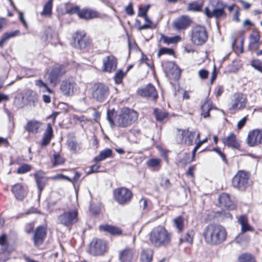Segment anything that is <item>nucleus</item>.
Instances as JSON below:
<instances>
[{
    "label": "nucleus",
    "mask_w": 262,
    "mask_h": 262,
    "mask_svg": "<svg viewBox=\"0 0 262 262\" xmlns=\"http://www.w3.org/2000/svg\"><path fill=\"white\" fill-rule=\"evenodd\" d=\"M153 256V251L150 249L142 250L141 256V262H151Z\"/></svg>",
    "instance_id": "obj_33"
},
{
    "label": "nucleus",
    "mask_w": 262,
    "mask_h": 262,
    "mask_svg": "<svg viewBox=\"0 0 262 262\" xmlns=\"http://www.w3.org/2000/svg\"><path fill=\"white\" fill-rule=\"evenodd\" d=\"M161 162L159 158H151L146 161V165L148 167L156 168L160 167Z\"/></svg>",
    "instance_id": "obj_46"
},
{
    "label": "nucleus",
    "mask_w": 262,
    "mask_h": 262,
    "mask_svg": "<svg viewBox=\"0 0 262 262\" xmlns=\"http://www.w3.org/2000/svg\"><path fill=\"white\" fill-rule=\"evenodd\" d=\"M198 74L200 78L205 79L208 77L209 72L206 70L202 69L199 71Z\"/></svg>",
    "instance_id": "obj_60"
},
{
    "label": "nucleus",
    "mask_w": 262,
    "mask_h": 262,
    "mask_svg": "<svg viewBox=\"0 0 262 262\" xmlns=\"http://www.w3.org/2000/svg\"><path fill=\"white\" fill-rule=\"evenodd\" d=\"M135 254L134 248L127 247L119 252V259L120 262H132Z\"/></svg>",
    "instance_id": "obj_18"
},
{
    "label": "nucleus",
    "mask_w": 262,
    "mask_h": 262,
    "mask_svg": "<svg viewBox=\"0 0 262 262\" xmlns=\"http://www.w3.org/2000/svg\"><path fill=\"white\" fill-rule=\"evenodd\" d=\"M67 70L65 67L62 65H56L52 69L48 76V80L50 83L55 86L59 82L60 77L64 75Z\"/></svg>",
    "instance_id": "obj_11"
},
{
    "label": "nucleus",
    "mask_w": 262,
    "mask_h": 262,
    "mask_svg": "<svg viewBox=\"0 0 262 262\" xmlns=\"http://www.w3.org/2000/svg\"><path fill=\"white\" fill-rule=\"evenodd\" d=\"M34 177L40 194L45 186L47 180L44 177L43 172L41 170L36 171L34 173Z\"/></svg>",
    "instance_id": "obj_28"
},
{
    "label": "nucleus",
    "mask_w": 262,
    "mask_h": 262,
    "mask_svg": "<svg viewBox=\"0 0 262 262\" xmlns=\"http://www.w3.org/2000/svg\"><path fill=\"white\" fill-rule=\"evenodd\" d=\"M76 39L78 47L80 49H84L90 45V38L84 31L77 33Z\"/></svg>",
    "instance_id": "obj_24"
},
{
    "label": "nucleus",
    "mask_w": 262,
    "mask_h": 262,
    "mask_svg": "<svg viewBox=\"0 0 262 262\" xmlns=\"http://www.w3.org/2000/svg\"><path fill=\"white\" fill-rule=\"evenodd\" d=\"M224 144L228 147L238 149L239 148V144L237 141L236 136L233 133L223 139Z\"/></svg>",
    "instance_id": "obj_29"
},
{
    "label": "nucleus",
    "mask_w": 262,
    "mask_h": 262,
    "mask_svg": "<svg viewBox=\"0 0 262 262\" xmlns=\"http://www.w3.org/2000/svg\"><path fill=\"white\" fill-rule=\"evenodd\" d=\"M47 231L42 226L38 227L35 231L33 236L34 243L35 246H38L42 244L46 236Z\"/></svg>",
    "instance_id": "obj_22"
},
{
    "label": "nucleus",
    "mask_w": 262,
    "mask_h": 262,
    "mask_svg": "<svg viewBox=\"0 0 262 262\" xmlns=\"http://www.w3.org/2000/svg\"><path fill=\"white\" fill-rule=\"evenodd\" d=\"M22 99L24 104L35 106L38 101V96L35 92L28 90L25 91Z\"/></svg>",
    "instance_id": "obj_19"
},
{
    "label": "nucleus",
    "mask_w": 262,
    "mask_h": 262,
    "mask_svg": "<svg viewBox=\"0 0 262 262\" xmlns=\"http://www.w3.org/2000/svg\"><path fill=\"white\" fill-rule=\"evenodd\" d=\"M31 169V166L28 164H24L17 169V173L18 174H23L26 173Z\"/></svg>",
    "instance_id": "obj_50"
},
{
    "label": "nucleus",
    "mask_w": 262,
    "mask_h": 262,
    "mask_svg": "<svg viewBox=\"0 0 262 262\" xmlns=\"http://www.w3.org/2000/svg\"><path fill=\"white\" fill-rule=\"evenodd\" d=\"M154 115L157 120L159 121H162L168 117V113L158 108L154 110Z\"/></svg>",
    "instance_id": "obj_42"
},
{
    "label": "nucleus",
    "mask_w": 262,
    "mask_h": 262,
    "mask_svg": "<svg viewBox=\"0 0 262 262\" xmlns=\"http://www.w3.org/2000/svg\"><path fill=\"white\" fill-rule=\"evenodd\" d=\"M11 191L15 195V198L20 201L23 200L26 194L25 189L20 183H17L12 186Z\"/></svg>",
    "instance_id": "obj_27"
},
{
    "label": "nucleus",
    "mask_w": 262,
    "mask_h": 262,
    "mask_svg": "<svg viewBox=\"0 0 262 262\" xmlns=\"http://www.w3.org/2000/svg\"><path fill=\"white\" fill-rule=\"evenodd\" d=\"M191 23V20L189 16L182 15L173 21V27L176 30H184L190 26Z\"/></svg>",
    "instance_id": "obj_15"
},
{
    "label": "nucleus",
    "mask_w": 262,
    "mask_h": 262,
    "mask_svg": "<svg viewBox=\"0 0 262 262\" xmlns=\"http://www.w3.org/2000/svg\"><path fill=\"white\" fill-rule=\"evenodd\" d=\"M250 43H259L260 36L257 33H255L250 35Z\"/></svg>",
    "instance_id": "obj_59"
},
{
    "label": "nucleus",
    "mask_w": 262,
    "mask_h": 262,
    "mask_svg": "<svg viewBox=\"0 0 262 262\" xmlns=\"http://www.w3.org/2000/svg\"><path fill=\"white\" fill-rule=\"evenodd\" d=\"M125 11L126 13L129 15H133L134 14V11L132 3H130L127 6L125 7Z\"/></svg>",
    "instance_id": "obj_61"
},
{
    "label": "nucleus",
    "mask_w": 262,
    "mask_h": 262,
    "mask_svg": "<svg viewBox=\"0 0 262 262\" xmlns=\"http://www.w3.org/2000/svg\"><path fill=\"white\" fill-rule=\"evenodd\" d=\"M124 75L125 73H123L122 71H117L114 77L116 83H120L121 82Z\"/></svg>",
    "instance_id": "obj_56"
},
{
    "label": "nucleus",
    "mask_w": 262,
    "mask_h": 262,
    "mask_svg": "<svg viewBox=\"0 0 262 262\" xmlns=\"http://www.w3.org/2000/svg\"><path fill=\"white\" fill-rule=\"evenodd\" d=\"M91 90L92 98L99 102L104 101L110 93L108 87L101 83H95Z\"/></svg>",
    "instance_id": "obj_5"
},
{
    "label": "nucleus",
    "mask_w": 262,
    "mask_h": 262,
    "mask_svg": "<svg viewBox=\"0 0 262 262\" xmlns=\"http://www.w3.org/2000/svg\"><path fill=\"white\" fill-rule=\"evenodd\" d=\"M237 219L238 222L241 226L240 233H244L248 231L253 232L254 231L253 227L249 224L248 217L246 215L237 216Z\"/></svg>",
    "instance_id": "obj_23"
},
{
    "label": "nucleus",
    "mask_w": 262,
    "mask_h": 262,
    "mask_svg": "<svg viewBox=\"0 0 262 262\" xmlns=\"http://www.w3.org/2000/svg\"><path fill=\"white\" fill-rule=\"evenodd\" d=\"M138 93L145 97H148L155 100L158 98V93L154 86L151 84H148L144 88L139 89Z\"/></svg>",
    "instance_id": "obj_16"
},
{
    "label": "nucleus",
    "mask_w": 262,
    "mask_h": 262,
    "mask_svg": "<svg viewBox=\"0 0 262 262\" xmlns=\"http://www.w3.org/2000/svg\"><path fill=\"white\" fill-rule=\"evenodd\" d=\"M78 212L76 210H72L63 212L58 216L57 221L67 227H71L77 222Z\"/></svg>",
    "instance_id": "obj_9"
},
{
    "label": "nucleus",
    "mask_w": 262,
    "mask_h": 262,
    "mask_svg": "<svg viewBox=\"0 0 262 262\" xmlns=\"http://www.w3.org/2000/svg\"><path fill=\"white\" fill-rule=\"evenodd\" d=\"M237 260L239 262H255L254 257L250 253H242L238 256Z\"/></svg>",
    "instance_id": "obj_39"
},
{
    "label": "nucleus",
    "mask_w": 262,
    "mask_h": 262,
    "mask_svg": "<svg viewBox=\"0 0 262 262\" xmlns=\"http://www.w3.org/2000/svg\"><path fill=\"white\" fill-rule=\"evenodd\" d=\"M208 139L207 138H206L204 139L203 140L200 141L198 142L196 145L195 146L194 148L193 149L192 152V158L191 159H188L186 160V163H190L191 161H192L194 158L195 152L198 149V148L204 143L207 141Z\"/></svg>",
    "instance_id": "obj_47"
},
{
    "label": "nucleus",
    "mask_w": 262,
    "mask_h": 262,
    "mask_svg": "<svg viewBox=\"0 0 262 262\" xmlns=\"http://www.w3.org/2000/svg\"><path fill=\"white\" fill-rule=\"evenodd\" d=\"M171 234L162 226L154 228L150 233L149 240L155 247H159L169 244Z\"/></svg>",
    "instance_id": "obj_3"
},
{
    "label": "nucleus",
    "mask_w": 262,
    "mask_h": 262,
    "mask_svg": "<svg viewBox=\"0 0 262 262\" xmlns=\"http://www.w3.org/2000/svg\"><path fill=\"white\" fill-rule=\"evenodd\" d=\"M260 43H250L249 45V49L252 51H256L258 48Z\"/></svg>",
    "instance_id": "obj_63"
},
{
    "label": "nucleus",
    "mask_w": 262,
    "mask_h": 262,
    "mask_svg": "<svg viewBox=\"0 0 262 262\" xmlns=\"http://www.w3.org/2000/svg\"><path fill=\"white\" fill-rule=\"evenodd\" d=\"M247 102L245 95L240 93H234L231 98L229 110L234 112L242 110L245 108Z\"/></svg>",
    "instance_id": "obj_7"
},
{
    "label": "nucleus",
    "mask_w": 262,
    "mask_h": 262,
    "mask_svg": "<svg viewBox=\"0 0 262 262\" xmlns=\"http://www.w3.org/2000/svg\"><path fill=\"white\" fill-rule=\"evenodd\" d=\"M19 30L7 32L3 34L0 40V47H3L4 43L11 38L18 36L19 34Z\"/></svg>",
    "instance_id": "obj_34"
},
{
    "label": "nucleus",
    "mask_w": 262,
    "mask_h": 262,
    "mask_svg": "<svg viewBox=\"0 0 262 262\" xmlns=\"http://www.w3.org/2000/svg\"><path fill=\"white\" fill-rule=\"evenodd\" d=\"M139 203H140V206L141 208H142L143 209H144L146 208L147 206V200L145 199H141L140 200V202H139Z\"/></svg>",
    "instance_id": "obj_64"
},
{
    "label": "nucleus",
    "mask_w": 262,
    "mask_h": 262,
    "mask_svg": "<svg viewBox=\"0 0 262 262\" xmlns=\"http://www.w3.org/2000/svg\"><path fill=\"white\" fill-rule=\"evenodd\" d=\"M64 162V160L58 154H54L53 156V165L54 166L62 164Z\"/></svg>",
    "instance_id": "obj_51"
},
{
    "label": "nucleus",
    "mask_w": 262,
    "mask_h": 262,
    "mask_svg": "<svg viewBox=\"0 0 262 262\" xmlns=\"http://www.w3.org/2000/svg\"><path fill=\"white\" fill-rule=\"evenodd\" d=\"M203 7V3L198 1H194L190 3L188 6L187 10L193 12L199 11L201 10Z\"/></svg>",
    "instance_id": "obj_43"
},
{
    "label": "nucleus",
    "mask_w": 262,
    "mask_h": 262,
    "mask_svg": "<svg viewBox=\"0 0 262 262\" xmlns=\"http://www.w3.org/2000/svg\"><path fill=\"white\" fill-rule=\"evenodd\" d=\"M114 199L117 202L122 205L128 204L133 197L132 191L124 187H119L114 191Z\"/></svg>",
    "instance_id": "obj_8"
},
{
    "label": "nucleus",
    "mask_w": 262,
    "mask_h": 262,
    "mask_svg": "<svg viewBox=\"0 0 262 262\" xmlns=\"http://www.w3.org/2000/svg\"><path fill=\"white\" fill-rule=\"evenodd\" d=\"M100 165L98 164H94L92 165L89 171L88 172V174L92 173L93 172H97L98 170V169L100 168Z\"/></svg>",
    "instance_id": "obj_62"
},
{
    "label": "nucleus",
    "mask_w": 262,
    "mask_h": 262,
    "mask_svg": "<svg viewBox=\"0 0 262 262\" xmlns=\"http://www.w3.org/2000/svg\"><path fill=\"white\" fill-rule=\"evenodd\" d=\"M0 245L5 249L7 248L8 243L7 241V236L5 234L0 236Z\"/></svg>",
    "instance_id": "obj_58"
},
{
    "label": "nucleus",
    "mask_w": 262,
    "mask_h": 262,
    "mask_svg": "<svg viewBox=\"0 0 262 262\" xmlns=\"http://www.w3.org/2000/svg\"><path fill=\"white\" fill-rule=\"evenodd\" d=\"M53 136V129L50 123H48L47 125V127L46 129L43 134V138L46 139H50L51 140L52 137Z\"/></svg>",
    "instance_id": "obj_52"
},
{
    "label": "nucleus",
    "mask_w": 262,
    "mask_h": 262,
    "mask_svg": "<svg viewBox=\"0 0 262 262\" xmlns=\"http://www.w3.org/2000/svg\"><path fill=\"white\" fill-rule=\"evenodd\" d=\"M52 1H48V2L44 5L42 11L41 12V15L46 16H49L52 13Z\"/></svg>",
    "instance_id": "obj_45"
},
{
    "label": "nucleus",
    "mask_w": 262,
    "mask_h": 262,
    "mask_svg": "<svg viewBox=\"0 0 262 262\" xmlns=\"http://www.w3.org/2000/svg\"><path fill=\"white\" fill-rule=\"evenodd\" d=\"M167 75L169 78L178 80L180 76V71L178 67L173 64L171 69L169 71L166 72Z\"/></svg>",
    "instance_id": "obj_40"
},
{
    "label": "nucleus",
    "mask_w": 262,
    "mask_h": 262,
    "mask_svg": "<svg viewBox=\"0 0 262 262\" xmlns=\"http://www.w3.org/2000/svg\"><path fill=\"white\" fill-rule=\"evenodd\" d=\"M173 223L178 232H182L184 228L185 219L179 216L173 220Z\"/></svg>",
    "instance_id": "obj_38"
},
{
    "label": "nucleus",
    "mask_w": 262,
    "mask_h": 262,
    "mask_svg": "<svg viewBox=\"0 0 262 262\" xmlns=\"http://www.w3.org/2000/svg\"><path fill=\"white\" fill-rule=\"evenodd\" d=\"M250 174L245 171L239 170L233 178V186L238 189L244 190L248 186Z\"/></svg>",
    "instance_id": "obj_10"
},
{
    "label": "nucleus",
    "mask_w": 262,
    "mask_h": 262,
    "mask_svg": "<svg viewBox=\"0 0 262 262\" xmlns=\"http://www.w3.org/2000/svg\"><path fill=\"white\" fill-rule=\"evenodd\" d=\"M212 108L211 102L207 100L202 105V115L204 118H207L209 116V112Z\"/></svg>",
    "instance_id": "obj_36"
},
{
    "label": "nucleus",
    "mask_w": 262,
    "mask_h": 262,
    "mask_svg": "<svg viewBox=\"0 0 262 262\" xmlns=\"http://www.w3.org/2000/svg\"><path fill=\"white\" fill-rule=\"evenodd\" d=\"M138 113L133 110L123 108L117 114L114 109L107 112V120L112 128L115 125L120 127H126L130 125L138 119Z\"/></svg>",
    "instance_id": "obj_1"
},
{
    "label": "nucleus",
    "mask_w": 262,
    "mask_h": 262,
    "mask_svg": "<svg viewBox=\"0 0 262 262\" xmlns=\"http://www.w3.org/2000/svg\"><path fill=\"white\" fill-rule=\"evenodd\" d=\"M251 65L254 69L262 72V63L259 60H253Z\"/></svg>",
    "instance_id": "obj_55"
},
{
    "label": "nucleus",
    "mask_w": 262,
    "mask_h": 262,
    "mask_svg": "<svg viewBox=\"0 0 262 262\" xmlns=\"http://www.w3.org/2000/svg\"><path fill=\"white\" fill-rule=\"evenodd\" d=\"M150 7L149 5H147L144 6L143 7H140L139 9V11L138 13V15L140 17L145 16L146 15V13Z\"/></svg>",
    "instance_id": "obj_54"
},
{
    "label": "nucleus",
    "mask_w": 262,
    "mask_h": 262,
    "mask_svg": "<svg viewBox=\"0 0 262 262\" xmlns=\"http://www.w3.org/2000/svg\"><path fill=\"white\" fill-rule=\"evenodd\" d=\"M40 125V123L38 121L30 120L27 122L25 126V128L30 133L36 134L38 133Z\"/></svg>",
    "instance_id": "obj_31"
},
{
    "label": "nucleus",
    "mask_w": 262,
    "mask_h": 262,
    "mask_svg": "<svg viewBox=\"0 0 262 262\" xmlns=\"http://www.w3.org/2000/svg\"><path fill=\"white\" fill-rule=\"evenodd\" d=\"M35 84L37 86L42 92H48L52 93V90L48 88L47 85L41 80H37L35 81Z\"/></svg>",
    "instance_id": "obj_49"
},
{
    "label": "nucleus",
    "mask_w": 262,
    "mask_h": 262,
    "mask_svg": "<svg viewBox=\"0 0 262 262\" xmlns=\"http://www.w3.org/2000/svg\"><path fill=\"white\" fill-rule=\"evenodd\" d=\"M78 16L82 19L88 20L99 17V13L94 10L84 9L78 12Z\"/></svg>",
    "instance_id": "obj_25"
},
{
    "label": "nucleus",
    "mask_w": 262,
    "mask_h": 262,
    "mask_svg": "<svg viewBox=\"0 0 262 262\" xmlns=\"http://www.w3.org/2000/svg\"><path fill=\"white\" fill-rule=\"evenodd\" d=\"M160 185L164 189H168L170 186L169 179L166 178H162Z\"/></svg>",
    "instance_id": "obj_57"
},
{
    "label": "nucleus",
    "mask_w": 262,
    "mask_h": 262,
    "mask_svg": "<svg viewBox=\"0 0 262 262\" xmlns=\"http://www.w3.org/2000/svg\"><path fill=\"white\" fill-rule=\"evenodd\" d=\"M180 37L179 36H176L174 37H168L163 35L161 36V39L163 40V41L166 43L170 44V43H174L177 42L179 40H180Z\"/></svg>",
    "instance_id": "obj_48"
},
{
    "label": "nucleus",
    "mask_w": 262,
    "mask_h": 262,
    "mask_svg": "<svg viewBox=\"0 0 262 262\" xmlns=\"http://www.w3.org/2000/svg\"><path fill=\"white\" fill-rule=\"evenodd\" d=\"M194 234L193 230H189L187 232L186 235L181 238V241L182 242H186L191 244L193 242Z\"/></svg>",
    "instance_id": "obj_44"
},
{
    "label": "nucleus",
    "mask_w": 262,
    "mask_h": 262,
    "mask_svg": "<svg viewBox=\"0 0 262 262\" xmlns=\"http://www.w3.org/2000/svg\"><path fill=\"white\" fill-rule=\"evenodd\" d=\"M75 87V83L69 80L62 81L60 90L62 93L66 96H69L73 95L74 90Z\"/></svg>",
    "instance_id": "obj_21"
},
{
    "label": "nucleus",
    "mask_w": 262,
    "mask_h": 262,
    "mask_svg": "<svg viewBox=\"0 0 262 262\" xmlns=\"http://www.w3.org/2000/svg\"><path fill=\"white\" fill-rule=\"evenodd\" d=\"M247 143L249 146H255L262 143V130L256 129L250 132L247 138Z\"/></svg>",
    "instance_id": "obj_14"
},
{
    "label": "nucleus",
    "mask_w": 262,
    "mask_h": 262,
    "mask_svg": "<svg viewBox=\"0 0 262 262\" xmlns=\"http://www.w3.org/2000/svg\"><path fill=\"white\" fill-rule=\"evenodd\" d=\"M41 39L46 43L55 44L58 40V36L51 27H48L45 29V35L42 37Z\"/></svg>",
    "instance_id": "obj_20"
},
{
    "label": "nucleus",
    "mask_w": 262,
    "mask_h": 262,
    "mask_svg": "<svg viewBox=\"0 0 262 262\" xmlns=\"http://www.w3.org/2000/svg\"><path fill=\"white\" fill-rule=\"evenodd\" d=\"M100 229L112 235H119L122 232L121 229L119 228L108 225L100 226Z\"/></svg>",
    "instance_id": "obj_35"
},
{
    "label": "nucleus",
    "mask_w": 262,
    "mask_h": 262,
    "mask_svg": "<svg viewBox=\"0 0 262 262\" xmlns=\"http://www.w3.org/2000/svg\"><path fill=\"white\" fill-rule=\"evenodd\" d=\"M226 7L225 5L219 1H210L208 6L205 7L204 13L208 18L215 17L217 19L225 15L224 10Z\"/></svg>",
    "instance_id": "obj_4"
},
{
    "label": "nucleus",
    "mask_w": 262,
    "mask_h": 262,
    "mask_svg": "<svg viewBox=\"0 0 262 262\" xmlns=\"http://www.w3.org/2000/svg\"><path fill=\"white\" fill-rule=\"evenodd\" d=\"M203 235L206 243L211 245H219L226 239L227 233L222 226L209 224L204 229Z\"/></svg>",
    "instance_id": "obj_2"
},
{
    "label": "nucleus",
    "mask_w": 262,
    "mask_h": 262,
    "mask_svg": "<svg viewBox=\"0 0 262 262\" xmlns=\"http://www.w3.org/2000/svg\"><path fill=\"white\" fill-rule=\"evenodd\" d=\"M68 148L72 153H78L81 147L77 142L74 139H69L67 141Z\"/></svg>",
    "instance_id": "obj_32"
},
{
    "label": "nucleus",
    "mask_w": 262,
    "mask_h": 262,
    "mask_svg": "<svg viewBox=\"0 0 262 262\" xmlns=\"http://www.w3.org/2000/svg\"><path fill=\"white\" fill-rule=\"evenodd\" d=\"M219 201L221 206L225 207L229 210H232L235 208V204L230 200L227 193L221 194L219 196Z\"/></svg>",
    "instance_id": "obj_26"
},
{
    "label": "nucleus",
    "mask_w": 262,
    "mask_h": 262,
    "mask_svg": "<svg viewBox=\"0 0 262 262\" xmlns=\"http://www.w3.org/2000/svg\"><path fill=\"white\" fill-rule=\"evenodd\" d=\"M244 38L240 35L235 38L232 42L233 50L237 54H241L243 52V43Z\"/></svg>",
    "instance_id": "obj_30"
},
{
    "label": "nucleus",
    "mask_w": 262,
    "mask_h": 262,
    "mask_svg": "<svg viewBox=\"0 0 262 262\" xmlns=\"http://www.w3.org/2000/svg\"><path fill=\"white\" fill-rule=\"evenodd\" d=\"M174 54L173 50L172 49L166 48H161L158 53V56H160L163 54L173 55Z\"/></svg>",
    "instance_id": "obj_53"
},
{
    "label": "nucleus",
    "mask_w": 262,
    "mask_h": 262,
    "mask_svg": "<svg viewBox=\"0 0 262 262\" xmlns=\"http://www.w3.org/2000/svg\"><path fill=\"white\" fill-rule=\"evenodd\" d=\"M106 251V243L102 239H93L91 242L88 252L94 255L103 254Z\"/></svg>",
    "instance_id": "obj_12"
},
{
    "label": "nucleus",
    "mask_w": 262,
    "mask_h": 262,
    "mask_svg": "<svg viewBox=\"0 0 262 262\" xmlns=\"http://www.w3.org/2000/svg\"><path fill=\"white\" fill-rule=\"evenodd\" d=\"M250 237L248 236H244L243 233H240L235 238V242L241 245V246H246L247 245L249 241H250Z\"/></svg>",
    "instance_id": "obj_41"
},
{
    "label": "nucleus",
    "mask_w": 262,
    "mask_h": 262,
    "mask_svg": "<svg viewBox=\"0 0 262 262\" xmlns=\"http://www.w3.org/2000/svg\"><path fill=\"white\" fill-rule=\"evenodd\" d=\"M112 155V150L110 148H106L101 151L99 155L95 158V160L96 162H100L111 157Z\"/></svg>",
    "instance_id": "obj_37"
},
{
    "label": "nucleus",
    "mask_w": 262,
    "mask_h": 262,
    "mask_svg": "<svg viewBox=\"0 0 262 262\" xmlns=\"http://www.w3.org/2000/svg\"><path fill=\"white\" fill-rule=\"evenodd\" d=\"M179 138L181 139V142H184L185 144L191 145L193 143V140L199 139L200 134L199 133H196L195 131H189L188 130H179Z\"/></svg>",
    "instance_id": "obj_13"
},
{
    "label": "nucleus",
    "mask_w": 262,
    "mask_h": 262,
    "mask_svg": "<svg viewBox=\"0 0 262 262\" xmlns=\"http://www.w3.org/2000/svg\"><path fill=\"white\" fill-rule=\"evenodd\" d=\"M117 67V60L113 55L105 57L103 59L102 71L107 72H112Z\"/></svg>",
    "instance_id": "obj_17"
},
{
    "label": "nucleus",
    "mask_w": 262,
    "mask_h": 262,
    "mask_svg": "<svg viewBox=\"0 0 262 262\" xmlns=\"http://www.w3.org/2000/svg\"><path fill=\"white\" fill-rule=\"evenodd\" d=\"M207 33L204 27L198 25L192 28L191 40L194 45H202L207 41Z\"/></svg>",
    "instance_id": "obj_6"
}]
</instances>
